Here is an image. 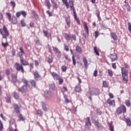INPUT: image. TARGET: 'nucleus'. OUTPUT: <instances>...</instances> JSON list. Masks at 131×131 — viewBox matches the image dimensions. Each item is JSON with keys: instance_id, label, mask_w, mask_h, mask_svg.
<instances>
[{"instance_id": "nucleus-1", "label": "nucleus", "mask_w": 131, "mask_h": 131, "mask_svg": "<svg viewBox=\"0 0 131 131\" xmlns=\"http://www.w3.org/2000/svg\"><path fill=\"white\" fill-rule=\"evenodd\" d=\"M0 34L2 35L3 38H5L7 41L8 37L10 36V32L6 25H4L3 27L0 29Z\"/></svg>"}, {"instance_id": "nucleus-2", "label": "nucleus", "mask_w": 131, "mask_h": 131, "mask_svg": "<svg viewBox=\"0 0 131 131\" xmlns=\"http://www.w3.org/2000/svg\"><path fill=\"white\" fill-rule=\"evenodd\" d=\"M69 3L70 4L71 10H72L73 11L75 20L77 21L78 25H80V20H79V18H77V14H76V11H75V8H74V1L73 0H69Z\"/></svg>"}, {"instance_id": "nucleus-3", "label": "nucleus", "mask_w": 131, "mask_h": 131, "mask_svg": "<svg viewBox=\"0 0 131 131\" xmlns=\"http://www.w3.org/2000/svg\"><path fill=\"white\" fill-rule=\"evenodd\" d=\"M22 82L24 83L25 85H23L20 88L18 89V92L20 93H27L28 92V86L29 88V84H28V81L25 79L22 80Z\"/></svg>"}, {"instance_id": "nucleus-4", "label": "nucleus", "mask_w": 131, "mask_h": 131, "mask_svg": "<svg viewBox=\"0 0 131 131\" xmlns=\"http://www.w3.org/2000/svg\"><path fill=\"white\" fill-rule=\"evenodd\" d=\"M121 73L123 78V81H125V83L128 81V72L125 68H121Z\"/></svg>"}, {"instance_id": "nucleus-5", "label": "nucleus", "mask_w": 131, "mask_h": 131, "mask_svg": "<svg viewBox=\"0 0 131 131\" xmlns=\"http://www.w3.org/2000/svg\"><path fill=\"white\" fill-rule=\"evenodd\" d=\"M116 112L118 115H120V114H124L126 112V106L124 104L120 105L117 108Z\"/></svg>"}, {"instance_id": "nucleus-6", "label": "nucleus", "mask_w": 131, "mask_h": 131, "mask_svg": "<svg viewBox=\"0 0 131 131\" xmlns=\"http://www.w3.org/2000/svg\"><path fill=\"white\" fill-rule=\"evenodd\" d=\"M6 15L8 17L9 21L11 22L12 24H17V23H18V20L17 19V17L13 16L12 18H11V13H7Z\"/></svg>"}, {"instance_id": "nucleus-7", "label": "nucleus", "mask_w": 131, "mask_h": 131, "mask_svg": "<svg viewBox=\"0 0 131 131\" xmlns=\"http://www.w3.org/2000/svg\"><path fill=\"white\" fill-rule=\"evenodd\" d=\"M14 68H15L17 71H21L23 73H24V68L22 64L16 62L14 64Z\"/></svg>"}, {"instance_id": "nucleus-8", "label": "nucleus", "mask_w": 131, "mask_h": 131, "mask_svg": "<svg viewBox=\"0 0 131 131\" xmlns=\"http://www.w3.org/2000/svg\"><path fill=\"white\" fill-rule=\"evenodd\" d=\"M91 95H95L97 96V95H99L100 94V90L98 88H92L90 90Z\"/></svg>"}, {"instance_id": "nucleus-9", "label": "nucleus", "mask_w": 131, "mask_h": 131, "mask_svg": "<svg viewBox=\"0 0 131 131\" xmlns=\"http://www.w3.org/2000/svg\"><path fill=\"white\" fill-rule=\"evenodd\" d=\"M106 103H107L108 105L112 107H115L116 106L115 100H111L110 98L107 99Z\"/></svg>"}, {"instance_id": "nucleus-10", "label": "nucleus", "mask_w": 131, "mask_h": 131, "mask_svg": "<svg viewBox=\"0 0 131 131\" xmlns=\"http://www.w3.org/2000/svg\"><path fill=\"white\" fill-rule=\"evenodd\" d=\"M53 51L55 52L56 55H57V56L58 58H61V52H60V50H59V49L57 47H53Z\"/></svg>"}, {"instance_id": "nucleus-11", "label": "nucleus", "mask_w": 131, "mask_h": 131, "mask_svg": "<svg viewBox=\"0 0 131 131\" xmlns=\"http://www.w3.org/2000/svg\"><path fill=\"white\" fill-rule=\"evenodd\" d=\"M51 75H52L54 80H58V78L60 77V76H59V74H58L55 72H51Z\"/></svg>"}, {"instance_id": "nucleus-12", "label": "nucleus", "mask_w": 131, "mask_h": 131, "mask_svg": "<svg viewBox=\"0 0 131 131\" xmlns=\"http://www.w3.org/2000/svg\"><path fill=\"white\" fill-rule=\"evenodd\" d=\"M20 63L23 66H27L29 65L28 61L26 60H24L23 57H20Z\"/></svg>"}, {"instance_id": "nucleus-13", "label": "nucleus", "mask_w": 131, "mask_h": 131, "mask_svg": "<svg viewBox=\"0 0 131 131\" xmlns=\"http://www.w3.org/2000/svg\"><path fill=\"white\" fill-rule=\"evenodd\" d=\"M110 59L112 60V62H114V61H116L117 60V55L115 53L110 55Z\"/></svg>"}, {"instance_id": "nucleus-14", "label": "nucleus", "mask_w": 131, "mask_h": 131, "mask_svg": "<svg viewBox=\"0 0 131 131\" xmlns=\"http://www.w3.org/2000/svg\"><path fill=\"white\" fill-rule=\"evenodd\" d=\"M13 107L16 113L18 114H20V108L19 107L18 104L16 103L13 104Z\"/></svg>"}, {"instance_id": "nucleus-15", "label": "nucleus", "mask_w": 131, "mask_h": 131, "mask_svg": "<svg viewBox=\"0 0 131 131\" xmlns=\"http://www.w3.org/2000/svg\"><path fill=\"white\" fill-rule=\"evenodd\" d=\"M20 52L18 53V56L19 58L23 57V55L25 54V52H24V50H23V48L22 47H20L19 48Z\"/></svg>"}, {"instance_id": "nucleus-16", "label": "nucleus", "mask_w": 131, "mask_h": 131, "mask_svg": "<svg viewBox=\"0 0 131 131\" xmlns=\"http://www.w3.org/2000/svg\"><path fill=\"white\" fill-rule=\"evenodd\" d=\"M11 77H12V80L13 82H17L18 80L17 79V74H13L11 75Z\"/></svg>"}, {"instance_id": "nucleus-17", "label": "nucleus", "mask_w": 131, "mask_h": 131, "mask_svg": "<svg viewBox=\"0 0 131 131\" xmlns=\"http://www.w3.org/2000/svg\"><path fill=\"white\" fill-rule=\"evenodd\" d=\"M111 36L114 40H117L118 39V38L117 37V35H116V33L114 32H111Z\"/></svg>"}, {"instance_id": "nucleus-18", "label": "nucleus", "mask_w": 131, "mask_h": 131, "mask_svg": "<svg viewBox=\"0 0 131 131\" xmlns=\"http://www.w3.org/2000/svg\"><path fill=\"white\" fill-rule=\"evenodd\" d=\"M45 4L48 9L50 10L51 9V2H50V0H45Z\"/></svg>"}, {"instance_id": "nucleus-19", "label": "nucleus", "mask_w": 131, "mask_h": 131, "mask_svg": "<svg viewBox=\"0 0 131 131\" xmlns=\"http://www.w3.org/2000/svg\"><path fill=\"white\" fill-rule=\"evenodd\" d=\"M86 119L87 120H86L85 125L86 126H88V127H89V126H91L92 125V124L91 123L90 117H87Z\"/></svg>"}, {"instance_id": "nucleus-20", "label": "nucleus", "mask_w": 131, "mask_h": 131, "mask_svg": "<svg viewBox=\"0 0 131 131\" xmlns=\"http://www.w3.org/2000/svg\"><path fill=\"white\" fill-rule=\"evenodd\" d=\"M94 123L95 126H97V127H98V128H101V127H102V125H101V124H100V123L99 122V120L94 121Z\"/></svg>"}, {"instance_id": "nucleus-21", "label": "nucleus", "mask_w": 131, "mask_h": 131, "mask_svg": "<svg viewBox=\"0 0 131 131\" xmlns=\"http://www.w3.org/2000/svg\"><path fill=\"white\" fill-rule=\"evenodd\" d=\"M124 4H125V7H126L128 12H129V11H130V6H129L128 2H126V1H125Z\"/></svg>"}, {"instance_id": "nucleus-22", "label": "nucleus", "mask_w": 131, "mask_h": 131, "mask_svg": "<svg viewBox=\"0 0 131 131\" xmlns=\"http://www.w3.org/2000/svg\"><path fill=\"white\" fill-rule=\"evenodd\" d=\"M76 51L79 53V54H81V53H82V49L79 46H77L76 47Z\"/></svg>"}, {"instance_id": "nucleus-23", "label": "nucleus", "mask_w": 131, "mask_h": 131, "mask_svg": "<svg viewBox=\"0 0 131 131\" xmlns=\"http://www.w3.org/2000/svg\"><path fill=\"white\" fill-rule=\"evenodd\" d=\"M18 120L19 121H25L26 120L25 117L22 115V114H20L18 115Z\"/></svg>"}, {"instance_id": "nucleus-24", "label": "nucleus", "mask_w": 131, "mask_h": 131, "mask_svg": "<svg viewBox=\"0 0 131 131\" xmlns=\"http://www.w3.org/2000/svg\"><path fill=\"white\" fill-rule=\"evenodd\" d=\"M75 91L77 93H80L81 92V87H80V84L75 87Z\"/></svg>"}, {"instance_id": "nucleus-25", "label": "nucleus", "mask_w": 131, "mask_h": 131, "mask_svg": "<svg viewBox=\"0 0 131 131\" xmlns=\"http://www.w3.org/2000/svg\"><path fill=\"white\" fill-rule=\"evenodd\" d=\"M71 36L69 35V34L66 33L64 34V38L68 41L71 40Z\"/></svg>"}, {"instance_id": "nucleus-26", "label": "nucleus", "mask_w": 131, "mask_h": 131, "mask_svg": "<svg viewBox=\"0 0 131 131\" xmlns=\"http://www.w3.org/2000/svg\"><path fill=\"white\" fill-rule=\"evenodd\" d=\"M31 85L32 88H35L36 86V82H35V80H32L30 81Z\"/></svg>"}, {"instance_id": "nucleus-27", "label": "nucleus", "mask_w": 131, "mask_h": 131, "mask_svg": "<svg viewBox=\"0 0 131 131\" xmlns=\"http://www.w3.org/2000/svg\"><path fill=\"white\" fill-rule=\"evenodd\" d=\"M62 2L64 5H65L67 9H69V3H68V1L67 0H62Z\"/></svg>"}, {"instance_id": "nucleus-28", "label": "nucleus", "mask_w": 131, "mask_h": 131, "mask_svg": "<svg viewBox=\"0 0 131 131\" xmlns=\"http://www.w3.org/2000/svg\"><path fill=\"white\" fill-rule=\"evenodd\" d=\"M84 27L85 30H86V32L87 34L89 35V34H90V32H89V27H88V25L86 24V23H84Z\"/></svg>"}, {"instance_id": "nucleus-29", "label": "nucleus", "mask_w": 131, "mask_h": 131, "mask_svg": "<svg viewBox=\"0 0 131 131\" xmlns=\"http://www.w3.org/2000/svg\"><path fill=\"white\" fill-rule=\"evenodd\" d=\"M52 4L53 9H54L55 10H57V9H58V4H57V3L56 2H52Z\"/></svg>"}, {"instance_id": "nucleus-30", "label": "nucleus", "mask_w": 131, "mask_h": 131, "mask_svg": "<svg viewBox=\"0 0 131 131\" xmlns=\"http://www.w3.org/2000/svg\"><path fill=\"white\" fill-rule=\"evenodd\" d=\"M66 21L68 27L70 28V18L68 17H66Z\"/></svg>"}, {"instance_id": "nucleus-31", "label": "nucleus", "mask_w": 131, "mask_h": 131, "mask_svg": "<svg viewBox=\"0 0 131 131\" xmlns=\"http://www.w3.org/2000/svg\"><path fill=\"white\" fill-rule=\"evenodd\" d=\"M41 105L42 106V110L46 112L48 111V108H47V106H46V103H45L43 102H42Z\"/></svg>"}, {"instance_id": "nucleus-32", "label": "nucleus", "mask_w": 131, "mask_h": 131, "mask_svg": "<svg viewBox=\"0 0 131 131\" xmlns=\"http://www.w3.org/2000/svg\"><path fill=\"white\" fill-rule=\"evenodd\" d=\"M53 61H54V58H53V57L52 56H49L48 59V63L51 64V63H53Z\"/></svg>"}, {"instance_id": "nucleus-33", "label": "nucleus", "mask_w": 131, "mask_h": 131, "mask_svg": "<svg viewBox=\"0 0 131 131\" xmlns=\"http://www.w3.org/2000/svg\"><path fill=\"white\" fill-rule=\"evenodd\" d=\"M126 123L128 126H131V121L129 118L126 119Z\"/></svg>"}, {"instance_id": "nucleus-34", "label": "nucleus", "mask_w": 131, "mask_h": 131, "mask_svg": "<svg viewBox=\"0 0 131 131\" xmlns=\"http://www.w3.org/2000/svg\"><path fill=\"white\" fill-rule=\"evenodd\" d=\"M13 96L15 100H19V94H18L17 92H14L13 93Z\"/></svg>"}, {"instance_id": "nucleus-35", "label": "nucleus", "mask_w": 131, "mask_h": 131, "mask_svg": "<svg viewBox=\"0 0 131 131\" xmlns=\"http://www.w3.org/2000/svg\"><path fill=\"white\" fill-rule=\"evenodd\" d=\"M125 104L127 107H130L131 103L129 100H126L125 101Z\"/></svg>"}, {"instance_id": "nucleus-36", "label": "nucleus", "mask_w": 131, "mask_h": 131, "mask_svg": "<svg viewBox=\"0 0 131 131\" xmlns=\"http://www.w3.org/2000/svg\"><path fill=\"white\" fill-rule=\"evenodd\" d=\"M94 53L97 55V56H100V53L98 50V48L96 47H94Z\"/></svg>"}, {"instance_id": "nucleus-37", "label": "nucleus", "mask_w": 131, "mask_h": 131, "mask_svg": "<svg viewBox=\"0 0 131 131\" xmlns=\"http://www.w3.org/2000/svg\"><path fill=\"white\" fill-rule=\"evenodd\" d=\"M83 62L85 67H88V59H86V57H83Z\"/></svg>"}, {"instance_id": "nucleus-38", "label": "nucleus", "mask_w": 131, "mask_h": 131, "mask_svg": "<svg viewBox=\"0 0 131 131\" xmlns=\"http://www.w3.org/2000/svg\"><path fill=\"white\" fill-rule=\"evenodd\" d=\"M103 86L104 88H109V83L106 81H103Z\"/></svg>"}, {"instance_id": "nucleus-39", "label": "nucleus", "mask_w": 131, "mask_h": 131, "mask_svg": "<svg viewBox=\"0 0 131 131\" xmlns=\"http://www.w3.org/2000/svg\"><path fill=\"white\" fill-rule=\"evenodd\" d=\"M34 76L35 77V78H39V77H40L39 74H38V73L36 71L34 73Z\"/></svg>"}, {"instance_id": "nucleus-40", "label": "nucleus", "mask_w": 131, "mask_h": 131, "mask_svg": "<svg viewBox=\"0 0 131 131\" xmlns=\"http://www.w3.org/2000/svg\"><path fill=\"white\" fill-rule=\"evenodd\" d=\"M2 46L3 47V48H7L9 46V42L7 41H6L5 43L2 42Z\"/></svg>"}, {"instance_id": "nucleus-41", "label": "nucleus", "mask_w": 131, "mask_h": 131, "mask_svg": "<svg viewBox=\"0 0 131 131\" xmlns=\"http://www.w3.org/2000/svg\"><path fill=\"white\" fill-rule=\"evenodd\" d=\"M50 88L53 91H55V89H56V85H55V83L50 84Z\"/></svg>"}, {"instance_id": "nucleus-42", "label": "nucleus", "mask_w": 131, "mask_h": 131, "mask_svg": "<svg viewBox=\"0 0 131 131\" xmlns=\"http://www.w3.org/2000/svg\"><path fill=\"white\" fill-rule=\"evenodd\" d=\"M15 122H16V121H15V119H14L13 118L10 119L9 120V123H10V125L14 124Z\"/></svg>"}, {"instance_id": "nucleus-43", "label": "nucleus", "mask_w": 131, "mask_h": 131, "mask_svg": "<svg viewBox=\"0 0 131 131\" xmlns=\"http://www.w3.org/2000/svg\"><path fill=\"white\" fill-rule=\"evenodd\" d=\"M57 80L59 81V84H62L63 82H64V80L63 79V78L60 77H59Z\"/></svg>"}, {"instance_id": "nucleus-44", "label": "nucleus", "mask_w": 131, "mask_h": 131, "mask_svg": "<svg viewBox=\"0 0 131 131\" xmlns=\"http://www.w3.org/2000/svg\"><path fill=\"white\" fill-rule=\"evenodd\" d=\"M20 24L23 27H25V26H26V23H25V20L24 19L21 20Z\"/></svg>"}, {"instance_id": "nucleus-45", "label": "nucleus", "mask_w": 131, "mask_h": 131, "mask_svg": "<svg viewBox=\"0 0 131 131\" xmlns=\"http://www.w3.org/2000/svg\"><path fill=\"white\" fill-rule=\"evenodd\" d=\"M20 12H21V15H22L24 18H26V16H27V13H26V12L24 11H20Z\"/></svg>"}, {"instance_id": "nucleus-46", "label": "nucleus", "mask_w": 131, "mask_h": 131, "mask_svg": "<svg viewBox=\"0 0 131 131\" xmlns=\"http://www.w3.org/2000/svg\"><path fill=\"white\" fill-rule=\"evenodd\" d=\"M96 15L98 17L99 21H101L102 18H101V16H100V12L99 11H97Z\"/></svg>"}, {"instance_id": "nucleus-47", "label": "nucleus", "mask_w": 131, "mask_h": 131, "mask_svg": "<svg viewBox=\"0 0 131 131\" xmlns=\"http://www.w3.org/2000/svg\"><path fill=\"white\" fill-rule=\"evenodd\" d=\"M64 98L65 99V102L67 103H70V101L68 98H67V95H64Z\"/></svg>"}, {"instance_id": "nucleus-48", "label": "nucleus", "mask_w": 131, "mask_h": 131, "mask_svg": "<svg viewBox=\"0 0 131 131\" xmlns=\"http://www.w3.org/2000/svg\"><path fill=\"white\" fill-rule=\"evenodd\" d=\"M107 71H108V75L111 76V77H112V76H113V72L112 71V70H108Z\"/></svg>"}, {"instance_id": "nucleus-49", "label": "nucleus", "mask_w": 131, "mask_h": 131, "mask_svg": "<svg viewBox=\"0 0 131 131\" xmlns=\"http://www.w3.org/2000/svg\"><path fill=\"white\" fill-rule=\"evenodd\" d=\"M37 114L40 116H42V112L40 110H37Z\"/></svg>"}, {"instance_id": "nucleus-50", "label": "nucleus", "mask_w": 131, "mask_h": 131, "mask_svg": "<svg viewBox=\"0 0 131 131\" xmlns=\"http://www.w3.org/2000/svg\"><path fill=\"white\" fill-rule=\"evenodd\" d=\"M61 70L62 72H65L67 70V67L66 66H62L61 67Z\"/></svg>"}, {"instance_id": "nucleus-51", "label": "nucleus", "mask_w": 131, "mask_h": 131, "mask_svg": "<svg viewBox=\"0 0 131 131\" xmlns=\"http://www.w3.org/2000/svg\"><path fill=\"white\" fill-rule=\"evenodd\" d=\"M72 60H73V64L74 66H75V65H76V60L75 59V57H74V56H72Z\"/></svg>"}, {"instance_id": "nucleus-52", "label": "nucleus", "mask_w": 131, "mask_h": 131, "mask_svg": "<svg viewBox=\"0 0 131 131\" xmlns=\"http://www.w3.org/2000/svg\"><path fill=\"white\" fill-rule=\"evenodd\" d=\"M10 5H12L13 9L15 8V7H16V3H15L14 1H11Z\"/></svg>"}, {"instance_id": "nucleus-53", "label": "nucleus", "mask_w": 131, "mask_h": 131, "mask_svg": "<svg viewBox=\"0 0 131 131\" xmlns=\"http://www.w3.org/2000/svg\"><path fill=\"white\" fill-rule=\"evenodd\" d=\"M65 59H66V60H68V61H69V62H71V59H70V57H69V56H68V55H66L64 56Z\"/></svg>"}, {"instance_id": "nucleus-54", "label": "nucleus", "mask_w": 131, "mask_h": 131, "mask_svg": "<svg viewBox=\"0 0 131 131\" xmlns=\"http://www.w3.org/2000/svg\"><path fill=\"white\" fill-rule=\"evenodd\" d=\"M93 75L95 76V77H97L98 76V70H96L94 73Z\"/></svg>"}, {"instance_id": "nucleus-55", "label": "nucleus", "mask_w": 131, "mask_h": 131, "mask_svg": "<svg viewBox=\"0 0 131 131\" xmlns=\"http://www.w3.org/2000/svg\"><path fill=\"white\" fill-rule=\"evenodd\" d=\"M6 102L10 103L11 102V96H7L6 98Z\"/></svg>"}, {"instance_id": "nucleus-56", "label": "nucleus", "mask_w": 131, "mask_h": 131, "mask_svg": "<svg viewBox=\"0 0 131 131\" xmlns=\"http://www.w3.org/2000/svg\"><path fill=\"white\" fill-rule=\"evenodd\" d=\"M99 35H100V33H99L98 31H96L95 32V37H96V38H97V37H98V36H99Z\"/></svg>"}, {"instance_id": "nucleus-57", "label": "nucleus", "mask_w": 131, "mask_h": 131, "mask_svg": "<svg viewBox=\"0 0 131 131\" xmlns=\"http://www.w3.org/2000/svg\"><path fill=\"white\" fill-rule=\"evenodd\" d=\"M128 29L130 32V33L131 34V24L130 23H128Z\"/></svg>"}, {"instance_id": "nucleus-58", "label": "nucleus", "mask_w": 131, "mask_h": 131, "mask_svg": "<svg viewBox=\"0 0 131 131\" xmlns=\"http://www.w3.org/2000/svg\"><path fill=\"white\" fill-rule=\"evenodd\" d=\"M64 47L65 51H66L67 52H68V51H69V47H68V46L64 44Z\"/></svg>"}, {"instance_id": "nucleus-59", "label": "nucleus", "mask_w": 131, "mask_h": 131, "mask_svg": "<svg viewBox=\"0 0 131 131\" xmlns=\"http://www.w3.org/2000/svg\"><path fill=\"white\" fill-rule=\"evenodd\" d=\"M43 32L46 37H49V33L47 31H43Z\"/></svg>"}, {"instance_id": "nucleus-60", "label": "nucleus", "mask_w": 131, "mask_h": 131, "mask_svg": "<svg viewBox=\"0 0 131 131\" xmlns=\"http://www.w3.org/2000/svg\"><path fill=\"white\" fill-rule=\"evenodd\" d=\"M110 129L111 131H114V126L111 124L110 125Z\"/></svg>"}, {"instance_id": "nucleus-61", "label": "nucleus", "mask_w": 131, "mask_h": 131, "mask_svg": "<svg viewBox=\"0 0 131 131\" xmlns=\"http://www.w3.org/2000/svg\"><path fill=\"white\" fill-rule=\"evenodd\" d=\"M71 37L73 40H76V35L75 34H72Z\"/></svg>"}, {"instance_id": "nucleus-62", "label": "nucleus", "mask_w": 131, "mask_h": 131, "mask_svg": "<svg viewBox=\"0 0 131 131\" xmlns=\"http://www.w3.org/2000/svg\"><path fill=\"white\" fill-rule=\"evenodd\" d=\"M29 25H30V27H31V28L34 27V22H33V21H31Z\"/></svg>"}, {"instance_id": "nucleus-63", "label": "nucleus", "mask_w": 131, "mask_h": 131, "mask_svg": "<svg viewBox=\"0 0 131 131\" xmlns=\"http://www.w3.org/2000/svg\"><path fill=\"white\" fill-rule=\"evenodd\" d=\"M16 16L17 18H19L21 16V11L18 12L16 13Z\"/></svg>"}, {"instance_id": "nucleus-64", "label": "nucleus", "mask_w": 131, "mask_h": 131, "mask_svg": "<svg viewBox=\"0 0 131 131\" xmlns=\"http://www.w3.org/2000/svg\"><path fill=\"white\" fill-rule=\"evenodd\" d=\"M9 131H18V130H17V129H13V127H10L9 128Z\"/></svg>"}]
</instances>
